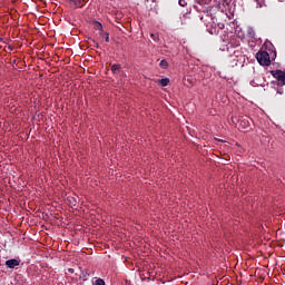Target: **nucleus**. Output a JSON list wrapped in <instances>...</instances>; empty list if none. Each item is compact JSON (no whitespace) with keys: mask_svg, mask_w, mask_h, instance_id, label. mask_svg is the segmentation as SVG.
I'll return each instance as SVG.
<instances>
[{"mask_svg":"<svg viewBox=\"0 0 285 285\" xmlns=\"http://www.w3.org/2000/svg\"><path fill=\"white\" fill-rule=\"evenodd\" d=\"M204 12L206 16H200V21H203V23H208V19L210 18L213 23H215L219 30H224V28H226V22H219V19L220 21H226V19H228V14L219 10V7H209Z\"/></svg>","mask_w":285,"mask_h":285,"instance_id":"obj_1","label":"nucleus"},{"mask_svg":"<svg viewBox=\"0 0 285 285\" xmlns=\"http://www.w3.org/2000/svg\"><path fill=\"white\" fill-rule=\"evenodd\" d=\"M256 59L261 66H271V55L267 51H259Z\"/></svg>","mask_w":285,"mask_h":285,"instance_id":"obj_2","label":"nucleus"},{"mask_svg":"<svg viewBox=\"0 0 285 285\" xmlns=\"http://www.w3.org/2000/svg\"><path fill=\"white\" fill-rule=\"evenodd\" d=\"M271 75L272 77H274V79H277V81H279L281 83H283V86H285V71L272 70Z\"/></svg>","mask_w":285,"mask_h":285,"instance_id":"obj_3","label":"nucleus"},{"mask_svg":"<svg viewBox=\"0 0 285 285\" xmlns=\"http://www.w3.org/2000/svg\"><path fill=\"white\" fill-rule=\"evenodd\" d=\"M94 28L95 30H99L100 31V36L106 35L105 37V41L108 43L110 41V35L106 31H104V26L100 22H94Z\"/></svg>","mask_w":285,"mask_h":285,"instance_id":"obj_4","label":"nucleus"},{"mask_svg":"<svg viewBox=\"0 0 285 285\" xmlns=\"http://www.w3.org/2000/svg\"><path fill=\"white\" fill-rule=\"evenodd\" d=\"M250 126V122L245 117H240L238 120V128L239 130H246Z\"/></svg>","mask_w":285,"mask_h":285,"instance_id":"obj_5","label":"nucleus"},{"mask_svg":"<svg viewBox=\"0 0 285 285\" xmlns=\"http://www.w3.org/2000/svg\"><path fill=\"white\" fill-rule=\"evenodd\" d=\"M6 266L8 268H16V266H19V261H17L16 258L6 261Z\"/></svg>","mask_w":285,"mask_h":285,"instance_id":"obj_6","label":"nucleus"},{"mask_svg":"<svg viewBox=\"0 0 285 285\" xmlns=\"http://www.w3.org/2000/svg\"><path fill=\"white\" fill-rule=\"evenodd\" d=\"M69 3H71V6H73L75 8H79V6H81V0H67Z\"/></svg>","mask_w":285,"mask_h":285,"instance_id":"obj_7","label":"nucleus"},{"mask_svg":"<svg viewBox=\"0 0 285 285\" xmlns=\"http://www.w3.org/2000/svg\"><path fill=\"white\" fill-rule=\"evenodd\" d=\"M159 83H160V86L166 87V86H168V83H170V79L163 78L159 80Z\"/></svg>","mask_w":285,"mask_h":285,"instance_id":"obj_8","label":"nucleus"},{"mask_svg":"<svg viewBox=\"0 0 285 285\" xmlns=\"http://www.w3.org/2000/svg\"><path fill=\"white\" fill-rule=\"evenodd\" d=\"M117 70H121V65H112L111 66V72H117Z\"/></svg>","mask_w":285,"mask_h":285,"instance_id":"obj_9","label":"nucleus"},{"mask_svg":"<svg viewBox=\"0 0 285 285\" xmlns=\"http://www.w3.org/2000/svg\"><path fill=\"white\" fill-rule=\"evenodd\" d=\"M197 3H199V6H206L208 3H210L212 0H196Z\"/></svg>","mask_w":285,"mask_h":285,"instance_id":"obj_10","label":"nucleus"},{"mask_svg":"<svg viewBox=\"0 0 285 285\" xmlns=\"http://www.w3.org/2000/svg\"><path fill=\"white\" fill-rule=\"evenodd\" d=\"M159 66H160V68H164V70H166V68H168V61L161 60Z\"/></svg>","mask_w":285,"mask_h":285,"instance_id":"obj_11","label":"nucleus"},{"mask_svg":"<svg viewBox=\"0 0 285 285\" xmlns=\"http://www.w3.org/2000/svg\"><path fill=\"white\" fill-rule=\"evenodd\" d=\"M95 285H106V282L102 278H98L96 279Z\"/></svg>","mask_w":285,"mask_h":285,"instance_id":"obj_12","label":"nucleus"},{"mask_svg":"<svg viewBox=\"0 0 285 285\" xmlns=\"http://www.w3.org/2000/svg\"><path fill=\"white\" fill-rule=\"evenodd\" d=\"M178 3H179V6H181V8H186V6H188L186 0H179Z\"/></svg>","mask_w":285,"mask_h":285,"instance_id":"obj_13","label":"nucleus"},{"mask_svg":"<svg viewBox=\"0 0 285 285\" xmlns=\"http://www.w3.org/2000/svg\"><path fill=\"white\" fill-rule=\"evenodd\" d=\"M150 37H151V39H154V41H159L158 35L151 33Z\"/></svg>","mask_w":285,"mask_h":285,"instance_id":"obj_14","label":"nucleus"},{"mask_svg":"<svg viewBox=\"0 0 285 285\" xmlns=\"http://www.w3.org/2000/svg\"><path fill=\"white\" fill-rule=\"evenodd\" d=\"M218 21H219V23L226 22V20H222V19H219V18H218Z\"/></svg>","mask_w":285,"mask_h":285,"instance_id":"obj_15","label":"nucleus"},{"mask_svg":"<svg viewBox=\"0 0 285 285\" xmlns=\"http://www.w3.org/2000/svg\"><path fill=\"white\" fill-rule=\"evenodd\" d=\"M69 273H75V269L70 268V269H69Z\"/></svg>","mask_w":285,"mask_h":285,"instance_id":"obj_16","label":"nucleus"},{"mask_svg":"<svg viewBox=\"0 0 285 285\" xmlns=\"http://www.w3.org/2000/svg\"><path fill=\"white\" fill-rule=\"evenodd\" d=\"M96 48H99V43H96Z\"/></svg>","mask_w":285,"mask_h":285,"instance_id":"obj_17","label":"nucleus"},{"mask_svg":"<svg viewBox=\"0 0 285 285\" xmlns=\"http://www.w3.org/2000/svg\"><path fill=\"white\" fill-rule=\"evenodd\" d=\"M100 37H106V35H102V36H100Z\"/></svg>","mask_w":285,"mask_h":285,"instance_id":"obj_18","label":"nucleus"}]
</instances>
